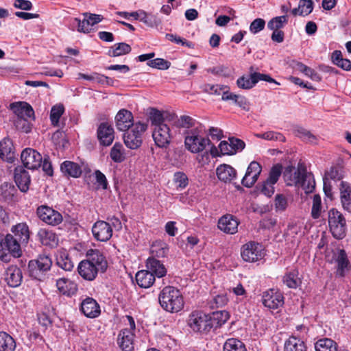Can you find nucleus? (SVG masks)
Instances as JSON below:
<instances>
[{"label": "nucleus", "instance_id": "5fc2aeb1", "mask_svg": "<svg viewBox=\"0 0 351 351\" xmlns=\"http://www.w3.org/2000/svg\"><path fill=\"white\" fill-rule=\"evenodd\" d=\"M283 282L289 288L295 289L300 284V279L298 278V275L295 271H291L283 277Z\"/></svg>", "mask_w": 351, "mask_h": 351}, {"label": "nucleus", "instance_id": "c03bdc74", "mask_svg": "<svg viewBox=\"0 0 351 351\" xmlns=\"http://www.w3.org/2000/svg\"><path fill=\"white\" fill-rule=\"evenodd\" d=\"M223 351H247L243 342L237 339H228L224 343Z\"/></svg>", "mask_w": 351, "mask_h": 351}, {"label": "nucleus", "instance_id": "a19ab883", "mask_svg": "<svg viewBox=\"0 0 351 351\" xmlns=\"http://www.w3.org/2000/svg\"><path fill=\"white\" fill-rule=\"evenodd\" d=\"M315 182L313 179V176L311 173H308L305 171L302 178L301 182L298 187L302 188L305 191L306 193L313 192L315 189Z\"/></svg>", "mask_w": 351, "mask_h": 351}, {"label": "nucleus", "instance_id": "a211bd4d", "mask_svg": "<svg viewBox=\"0 0 351 351\" xmlns=\"http://www.w3.org/2000/svg\"><path fill=\"white\" fill-rule=\"evenodd\" d=\"M305 171L304 168L300 167L298 169L293 167L287 168L283 173V178L287 185L298 186Z\"/></svg>", "mask_w": 351, "mask_h": 351}, {"label": "nucleus", "instance_id": "4d7b16f0", "mask_svg": "<svg viewBox=\"0 0 351 351\" xmlns=\"http://www.w3.org/2000/svg\"><path fill=\"white\" fill-rule=\"evenodd\" d=\"M256 136L258 138L267 141H276L280 142L285 141V138L282 134L274 131H268L262 134H257Z\"/></svg>", "mask_w": 351, "mask_h": 351}, {"label": "nucleus", "instance_id": "2eb2a0df", "mask_svg": "<svg viewBox=\"0 0 351 351\" xmlns=\"http://www.w3.org/2000/svg\"><path fill=\"white\" fill-rule=\"evenodd\" d=\"M97 136L103 146L110 145L114 139V130L112 124L107 121L101 123L97 130Z\"/></svg>", "mask_w": 351, "mask_h": 351}, {"label": "nucleus", "instance_id": "69168bd1", "mask_svg": "<svg viewBox=\"0 0 351 351\" xmlns=\"http://www.w3.org/2000/svg\"><path fill=\"white\" fill-rule=\"evenodd\" d=\"M14 188L11 184L4 183L0 187V195L5 199H9L14 195Z\"/></svg>", "mask_w": 351, "mask_h": 351}, {"label": "nucleus", "instance_id": "4be33fe9", "mask_svg": "<svg viewBox=\"0 0 351 351\" xmlns=\"http://www.w3.org/2000/svg\"><path fill=\"white\" fill-rule=\"evenodd\" d=\"M14 181L22 192H27L31 182L30 176L22 167H18L14 170Z\"/></svg>", "mask_w": 351, "mask_h": 351}, {"label": "nucleus", "instance_id": "a18cd8bd", "mask_svg": "<svg viewBox=\"0 0 351 351\" xmlns=\"http://www.w3.org/2000/svg\"><path fill=\"white\" fill-rule=\"evenodd\" d=\"M252 67L250 68V75H243L237 81V86L242 89H250L256 85L255 79L253 78Z\"/></svg>", "mask_w": 351, "mask_h": 351}, {"label": "nucleus", "instance_id": "ddd939ff", "mask_svg": "<svg viewBox=\"0 0 351 351\" xmlns=\"http://www.w3.org/2000/svg\"><path fill=\"white\" fill-rule=\"evenodd\" d=\"M262 302L265 307L275 310L282 306L284 297L280 291L272 289L263 293Z\"/></svg>", "mask_w": 351, "mask_h": 351}, {"label": "nucleus", "instance_id": "9b49d317", "mask_svg": "<svg viewBox=\"0 0 351 351\" xmlns=\"http://www.w3.org/2000/svg\"><path fill=\"white\" fill-rule=\"evenodd\" d=\"M152 136L155 144L161 148L167 147L172 138L171 130L167 124L154 128Z\"/></svg>", "mask_w": 351, "mask_h": 351}, {"label": "nucleus", "instance_id": "2f4dec72", "mask_svg": "<svg viewBox=\"0 0 351 351\" xmlns=\"http://www.w3.org/2000/svg\"><path fill=\"white\" fill-rule=\"evenodd\" d=\"M216 173L218 178L224 182H231L237 175L235 169L226 164L220 165L217 168Z\"/></svg>", "mask_w": 351, "mask_h": 351}, {"label": "nucleus", "instance_id": "0eeeda50", "mask_svg": "<svg viewBox=\"0 0 351 351\" xmlns=\"http://www.w3.org/2000/svg\"><path fill=\"white\" fill-rule=\"evenodd\" d=\"M241 255L244 261L254 263L262 259L265 252L262 245L250 241L242 246Z\"/></svg>", "mask_w": 351, "mask_h": 351}, {"label": "nucleus", "instance_id": "58836bf2", "mask_svg": "<svg viewBox=\"0 0 351 351\" xmlns=\"http://www.w3.org/2000/svg\"><path fill=\"white\" fill-rule=\"evenodd\" d=\"M15 348L14 339L5 332H0V351H14Z\"/></svg>", "mask_w": 351, "mask_h": 351}, {"label": "nucleus", "instance_id": "dca6fc26", "mask_svg": "<svg viewBox=\"0 0 351 351\" xmlns=\"http://www.w3.org/2000/svg\"><path fill=\"white\" fill-rule=\"evenodd\" d=\"M114 119L116 127L120 131L128 130L135 124L132 113L126 109L120 110Z\"/></svg>", "mask_w": 351, "mask_h": 351}, {"label": "nucleus", "instance_id": "680f3d73", "mask_svg": "<svg viewBox=\"0 0 351 351\" xmlns=\"http://www.w3.org/2000/svg\"><path fill=\"white\" fill-rule=\"evenodd\" d=\"M300 12L299 15L307 16L311 14L313 10V3L312 0H300L299 2Z\"/></svg>", "mask_w": 351, "mask_h": 351}, {"label": "nucleus", "instance_id": "423d86ee", "mask_svg": "<svg viewBox=\"0 0 351 351\" xmlns=\"http://www.w3.org/2000/svg\"><path fill=\"white\" fill-rule=\"evenodd\" d=\"M188 324L195 332H208L212 328L210 316L202 311L192 312L189 317Z\"/></svg>", "mask_w": 351, "mask_h": 351}, {"label": "nucleus", "instance_id": "49530a36", "mask_svg": "<svg viewBox=\"0 0 351 351\" xmlns=\"http://www.w3.org/2000/svg\"><path fill=\"white\" fill-rule=\"evenodd\" d=\"M195 124V120L191 117L188 115H182L173 123V125L178 128L189 129L193 127Z\"/></svg>", "mask_w": 351, "mask_h": 351}, {"label": "nucleus", "instance_id": "3c124183", "mask_svg": "<svg viewBox=\"0 0 351 351\" xmlns=\"http://www.w3.org/2000/svg\"><path fill=\"white\" fill-rule=\"evenodd\" d=\"M169 252L167 244L161 242L156 243L151 247V253L152 256L157 257H165Z\"/></svg>", "mask_w": 351, "mask_h": 351}, {"label": "nucleus", "instance_id": "aec40b11", "mask_svg": "<svg viewBox=\"0 0 351 351\" xmlns=\"http://www.w3.org/2000/svg\"><path fill=\"white\" fill-rule=\"evenodd\" d=\"M239 222L231 215L221 217L218 221V228L226 234H233L237 232Z\"/></svg>", "mask_w": 351, "mask_h": 351}, {"label": "nucleus", "instance_id": "774afa93", "mask_svg": "<svg viewBox=\"0 0 351 351\" xmlns=\"http://www.w3.org/2000/svg\"><path fill=\"white\" fill-rule=\"evenodd\" d=\"M265 26V21L263 19H256L254 20L250 26V30L253 34H256L264 29Z\"/></svg>", "mask_w": 351, "mask_h": 351}, {"label": "nucleus", "instance_id": "39448f33", "mask_svg": "<svg viewBox=\"0 0 351 351\" xmlns=\"http://www.w3.org/2000/svg\"><path fill=\"white\" fill-rule=\"evenodd\" d=\"M328 224L334 237L343 239L346 234V219L337 209L332 208L328 212Z\"/></svg>", "mask_w": 351, "mask_h": 351}, {"label": "nucleus", "instance_id": "6ab92c4d", "mask_svg": "<svg viewBox=\"0 0 351 351\" xmlns=\"http://www.w3.org/2000/svg\"><path fill=\"white\" fill-rule=\"evenodd\" d=\"M81 311L90 318H95L100 314V306L95 300L92 298H85L81 303Z\"/></svg>", "mask_w": 351, "mask_h": 351}, {"label": "nucleus", "instance_id": "864d4df0", "mask_svg": "<svg viewBox=\"0 0 351 351\" xmlns=\"http://www.w3.org/2000/svg\"><path fill=\"white\" fill-rule=\"evenodd\" d=\"M226 88L227 86L219 84H204L201 86V89L203 92L215 95H219L221 90Z\"/></svg>", "mask_w": 351, "mask_h": 351}, {"label": "nucleus", "instance_id": "ea45409f", "mask_svg": "<svg viewBox=\"0 0 351 351\" xmlns=\"http://www.w3.org/2000/svg\"><path fill=\"white\" fill-rule=\"evenodd\" d=\"M229 319V313L226 311L214 312L210 316L212 328H218L224 324Z\"/></svg>", "mask_w": 351, "mask_h": 351}, {"label": "nucleus", "instance_id": "4c0bfd02", "mask_svg": "<svg viewBox=\"0 0 351 351\" xmlns=\"http://www.w3.org/2000/svg\"><path fill=\"white\" fill-rule=\"evenodd\" d=\"M56 264L65 271H71L73 268V263L65 250H60L58 252Z\"/></svg>", "mask_w": 351, "mask_h": 351}, {"label": "nucleus", "instance_id": "f03ea898", "mask_svg": "<svg viewBox=\"0 0 351 351\" xmlns=\"http://www.w3.org/2000/svg\"><path fill=\"white\" fill-rule=\"evenodd\" d=\"M158 300L160 306L170 313L180 311L184 304L181 292L172 286H167L162 289L158 295Z\"/></svg>", "mask_w": 351, "mask_h": 351}, {"label": "nucleus", "instance_id": "20e7f679", "mask_svg": "<svg viewBox=\"0 0 351 351\" xmlns=\"http://www.w3.org/2000/svg\"><path fill=\"white\" fill-rule=\"evenodd\" d=\"M147 129V123L137 122L132 128L126 130L127 132L123 134V141L125 146L131 149L138 148L142 144V135Z\"/></svg>", "mask_w": 351, "mask_h": 351}, {"label": "nucleus", "instance_id": "13d9d810", "mask_svg": "<svg viewBox=\"0 0 351 351\" xmlns=\"http://www.w3.org/2000/svg\"><path fill=\"white\" fill-rule=\"evenodd\" d=\"M322 213V201L319 195H315L313 198L311 215L313 219H318Z\"/></svg>", "mask_w": 351, "mask_h": 351}, {"label": "nucleus", "instance_id": "7c9ffc66", "mask_svg": "<svg viewBox=\"0 0 351 351\" xmlns=\"http://www.w3.org/2000/svg\"><path fill=\"white\" fill-rule=\"evenodd\" d=\"M61 172L67 177L79 178L82 174L81 167L69 160L63 162L60 165Z\"/></svg>", "mask_w": 351, "mask_h": 351}, {"label": "nucleus", "instance_id": "b1692460", "mask_svg": "<svg viewBox=\"0 0 351 351\" xmlns=\"http://www.w3.org/2000/svg\"><path fill=\"white\" fill-rule=\"evenodd\" d=\"M5 279L10 287H19L23 279L21 270L16 265L8 267L5 273Z\"/></svg>", "mask_w": 351, "mask_h": 351}, {"label": "nucleus", "instance_id": "a878e982", "mask_svg": "<svg viewBox=\"0 0 351 351\" xmlns=\"http://www.w3.org/2000/svg\"><path fill=\"white\" fill-rule=\"evenodd\" d=\"M56 287L63 295L71 296L77 291V285L73 281L66 278H60L56 280Z\"/></svg>", "mask_w": 351, "mask_h": 351}, {"label": "nucleus", "instance_id": "412c9836", "mask_svg": "<svg viewBox=\"0 0 351 351\" xmlns=\"http://www.w3.org/2000/svg\"><path fill=\"white\" fill-rule=\"evenodd\" d=\"M10 108L17 116V119H34V110L32 108V106L26 102H18L11 104Z\"/></svg>", "mask_w": 351, "mask_h": 351}, {"label": "nucleus", "instance_id": "37998d69", "mask_svg": "<svg viewBox=\"0 0 351 351\" xmlns=\"http://www.w3.org/2000/svg\"><path fill=\"white\" fill-rule=\"evenodd\" d=\"M149 118L152 125L156 128L158 125H166L164 123V111L158 110L156 108H151L149 110Z\"/></svg>", "mask_w": 351, "mask_h": 351}, {"label": "nucleus", "instance_id": "603ef678", "mask_svg": "<svg viewBox=\"0 0 351 351\" xmlns=\"http://www.w3.org/2000/svg\"><path fill=\"white\" fill-rule=\"evenodd\" d=\"M64 111V106L61 104L54 106L51 108L50 112V120L54 126H58L59 120Z\"/></svg>", "mask_w": 351, "mask_h": 351}, {"label": "nucleus", "instance_id": "f257e3e1", "mask_svg": "<svg viewBox=\"0 0 351 351\" xmlns=\"http://www.w3.org/2000/svg\"><path fill=\"white\" fill-rule=\"evenodd\" d=\"M107 267V261L103 254L97 249H90L86 252V259L80 262L77 269L84 280L93 281L98 273L104 272Z\"/></svg>", "mask_w": 351, "mask_h": 351}, {"label": "nucleus", "instance_id": "9d476101", "mask_svg": "<svg viewBox=\"0 0 351 351\" xmlns=\"http://www.w3.org/2000/svg\"><path fill=\"white\" fill-rule=\"evenodd\" d=\"M330 263L335 265L336 274L341 277L344 276L345 273L350 267L347 254L345 250L341 249H337L333 252Z\"/></svg>", "mask_w": 351, "mask_h": 351}, {"label": "nucleus", "instance_id": "473e14b6", "mask_svg": "<svg viewBox=\"0 0 351 351\" xmlns=\"http://www.w3.org/2000/svg\"><path fill=\"white\" fill-rule=\"evenodd\" d=\"M136 280L139 287L149 288L153 285L155 277L149 270H141L136 273Z\"/></svg>", "mask_w": 351, "mask_h": 351}, {"label": "nucleus", "instance_id": "bf43d9fd", "mask_svg": "<svg viewBox=\"0 0 351 351\" xmlns=\"http://www.w3.org/2000/svg\"><path fill=\"white\" fill-rule=\"evenodd\" d=\"M281 174L282 166L278 164L276 165L271 169L269 176L266 180L269 182L271 184H275L278 182Z\"/></svg>", "mask_w": 351, "mask_h": 351}, {"label": "nucleus", "instance_id": "c9c22d12", "mask_svg": "<svg viewBox=\"0 0 351 351\" xmlns=\"http://www.w3.org/2000/svg\"><path fill=\"white\" fill-rule=\"evenodd\" d=\"M337 343L330 338H322L315 343V351H337Z\"/></svg>", "mask_w": 351, "mask_h": 351}, {"label": "nucleus", "instance_id": "72a5a7b5", "mask_svg": "<svg viewBox=\"0 0 351 351\" xmlns=\"http://www.w3.org/2000/svg\"><path fill=\"white\" fill-rule=\"evenodd\" d=\"M284 351H306V346L302 340L291 336L285 341Z\"/></svg>", "mask_w": 351, "mask_h": 351}, {"label": "nucleus", "instance_id": "5701e85b", "mask_svg": "<svg viewBox=\"0 0 351 351\" xmlns=\"http://www.w3.org/2000/svg\"><path fill=\"white\" fill-rule=\"evenodd\" d=\"M134 333L128 328L120 331L117 343L123 351H132L134 350Z\"/></svg>", "mask_w": 351, "mask_h": 351}, {"label": "nucleus", "instance_id": "79ce46f5", "mask_svg": "<svg viewBox=\"0 0 351 351\" xmlns=\"http://www.w3.org/2000/svg\"><path fill=\"white\" fill-rule=\"evenodd\" d=\"M131 51V47L125 43L115 44L110 47L108 55L111 57H117L129 53Z\"/></svg>", "mask_w": 351, "mask_h": 351}, {"label": "nucleus", "instance_id": "0e129e2a", "mask_svg": "<svg viewBox=\"0 0 351 351\" xmlns=\"http://www.w3.org/2000/svg\"><path fill=\"white\" fill-rule=\"evenodd\" d=\"M165 37L167 40L173 42L178 45H185L189 48H193V44L191 42H189L186 40L172 34H167Z\"/></svg>", "mask_w": 351, "mask_h": 351}, {"label": "nucleus", "instance_id": "8fccbe9b", "mask_svg": "<svg viewBox=\"0 0 351 351\" xmlns=\"http://www.w3.org/2000/svg\"><path fill=\"white\" fill-rule=\"evenodd\" d=\"M287 16L286 15L276 16L268 22L267 27L271 30H280L287 23Z\"/></svg>", "mask_w": 351, "mask_h": 351}, {"label": "nucleus", "instance_id": "e2e57ef3", "mask_svg": "<svg viewBox=\"0 0 351 351\" xmlns=\"http://www.w3.org/2000/svg\"><path fill=\"white\" fill-rule=\"evenodd\" d=\"M147 64L149 66L158 69H167L171 65V63L169 61L162 58H156L152 60Z\"/></svg>", "mask_w": 351, "mask_h": 351}, {"label": "nucleus", "instance_id": "cd10ccee", "mask_svg": "<svg viewBox=\"0 0 351 351\" xmlns=\"http://www.w3.org/2000/svg\"><path fill=\"white\" fill-rule=\"evenodd\" d=\"M38 237L41 243L44 245L53 247L58 245V238L52 230L41 228L38 232Z\"/></svg>", "mask_w": 351, "mask_h": 351}, {"label": "nucleus", "instance_id": "09e8293b", "mask_svg": "<svg viewBox=\"0 0 351 351\" xmlns=\"http://www.w3.org/2000/svg\"><path fill=\"white\" fill-rule=\"evenodd\" d=\"M295 136L302 139L303 141L315 143L317 141L316 136L313 134L310 131L303 128H298L295 131Z\"/></svg>", "mask_w": 351, "mask_h": 351}, {"label": "nucleus", "instance_id": "1a4fd4ad", "mask_svg": "<svg viewBox=\"0 0 351 351\" xmlns=\"http://www.w3.org/2000/svg\"><path fill=\"white\" fill-rule=\"evenodd\" d=\"M36 214L42 221L50 226H58L63 221L60 213L46 205L38 206Z\"/></svg>", "mask_w": 351, "mask_h": 351}, {"label": "nucleus", "instance_id": "e433bc0d", "mask_svg": "<svg viewBox=\"0 0 351 351\" xmlns=\"http://www.w3.org/2000/svg\"><path fill=\"white\" fill-rule=\"evenodd\" d=\"M111 160L116 163H121L125 160V149L120 143H115L110 152Z\"/></svg>", "mask_w": 351, "mask_h": 351}, {"label": "nucleus", "instance_id": "7ed1b4c3", "mask_svg": "<svg viewBox=\"0 0 351 351\" xmlns=\"http://www.w3.org/2000/svg\"><path fill=\"white\" fill-rule=\"evenodd\" d=\"M21 244L12 234H8L4 238L0 236V258L6 262L9 261V254L14 258L21 256Z\"/></svg>", "mask_w": 351, "mask_h": 351}, {"label": "nucleus", "instance_id": "338daca9", "mask_svg": "<svg viewBox=\"0 0 351 351\" xmlns=\"http://www.w3.org/2000/svg\"><path fill=\"white\" fill-rule=\"evenodd\" d=\"M228 302V298L225 293L219 294L216 296H215L212 301V306L219 308L224 306L226 304H227Z\"/></svg>", "mask_w": 351, "mask_h": 351}, {"label": "nucleus", "instance_id": "6e6d98bb", "mask_svg": "<svg viewBox=\"0 0 351 351\" xmlns=\"http://www.w3.org/2000/svg\"><path fill=\"white\" fill-rule=\"evenodd\" d=\"M140 21L149 27H157L160 24V21L155 16L148 14L143 10H141V16Z\"/></svg>", "mask_w": 351, "mask_h": 351}, {"label": "nucleus", "instance_id": "393cba45", "mask_svg": "<svg viewBox=\"0 0 351 351\" xmlns=\"http://www.w3.org/2000/svg\"><path fill=\"white\" fill-rule=\"evenodd\" d=\"M15 154L12 141L8 138H4L0 141V158L11 163L14 161Z\"/></svg>", "mask_w": 351, "mask_h": 351}, {"label": "nucleus", "instance_id": "4468645a", "mask_svg": "<svg viewBox=\"0 0 351 351\" xmlns=\"http://www.w3.org/2000/svg\"><path fill=\"white\" fill-rule=\"evenodd\" d=\"M21 159L23 165L29 169H36L41 166L42 156L40 153L31 148L25 149Z\"/></svg>", "mask_w": 351, "mask_h": 351}, {"label": "nucleus", "instance_id": "f8f14e48", "mask_svg": "<svg viewBox=\"0 0 351 351\" xmlns=\"http://www.w3.org/2000/svg\"><path fill=\"white\" fill-rule=\"evenodd\" d=\"M112 232L110 223L105 221L99 220L92 227V233L94 238L102 242L110 240L112 236Z\"/></svg>", "mask_w": 351, "mask_h": 351}, {"label": "nucleus", "instance_id": "f3484780", "mask_svg": "<svg viewBox=\"0 0 351 351\" xmlns=\"http://www.w3.org/2000/svg\"><path fill=\"white\" fill-rule=\"evenodd\" d=\"M261 170L262 168L259 163L255 161L252 162L242 179V184L246 187H251L257 180Z\"/></svg>", "mask_w": 351, "mask_h": 351}, {"label": "nucleus", "instance_id": "6e6552de", "mask_svg": "<svg viewBox=\"0 0 351 351\" xmlns=\"http://www.w3.org/2000/svg\"><path fill=\"white\" fill-rule=\"evenodd\" d=\"M209 143V138L199 136L197 130H191L184 139L186 148L192 153L202 152Z\"/></svg>", "mask_w": 351, "mask_h": 351}, {"label": "nucleus", "instance_id": "c756f323", "mask_svg": "<svg viewBox=\"0 0 351 351\" xmlns=\"http://www.w3.org/2000/svg\"><path fill=\"white\" fill-rule=\"evenodd\" d=\"M51 264V260L49 256L41 255L36 260L29 261V268L32 272L36 269L44 272L50 269Z\"/></svg>", "mask_w": 351, "mask_h": 351}, {"label": "nucleus", "instance_id": "de8ad7c7", "mask_svg": "<svg viewBox=\"0 0 351 351\" xmlns=\"http://www.w3.org/2000/svg\"><path fill=\"white\" fill-rule=\"evenodd\" d=\"M173 180L178 190H182L189 184L187 176L182 171L176 172L173 175Z\"/></svg>", "mask_w": 351, "mask_h": 351}, {"label": "nucleus", "instance_id": "f704fd0d", "mask_svg": "<svg viewBox=\"0 0 351 351\" xmlns=\"http://www.w3.org/2000/svg\"><path fill=\"white\" fill-rule=\"evenodd\" d=\"M341 202L343 208L351 213V187L342 182L341 184Z\"/></svg>", "mask_w": 351, "mask_h": 351}, {"label": "nucleus", "instance_id": "bb28decb", "mask_svg": "<svg viewBox=\"0 0 351 351\" xmlns=\"http://www.w3.org/2000/svg\"><path fill=\"white\" fill-rule=\"evenodd\" d=\"M12 235L22 244L27 243L29 239V230L25 223H19L11 228Z\"/></svg>", "mask_w": 351, "mask_h": 351}, {"label": "nucleus", "instance_id": "c85d7f7f", "mask_svg": "<svg viewBox=\"0 0 351 351\" xmlns=\"http://www.w3.org/2000/svg\"><path fill=\"white\" fill-rule=\"evenodd\" d=\"M146 266L154 277L162 278L167 274V271L163 263L154 257L147 258Z\"/></svg>", "mask_w": 351, "mask_h": 351}, {"label": "nucleus", "instance_id": "052dcab7", "mask_svg": "<svg viewBox=\"0 0 351 351\" xmlns=\"http://www.w3.org/2000/svg\"><path fill=\"white\" fill-rule=\"evenodd\" d=\"M274 206L277 212L285 211L288 206L287 197L282 194H277L274 199Z\"/></svg>", "mask_w": 351, "mask_h": 351}]
</instances>
